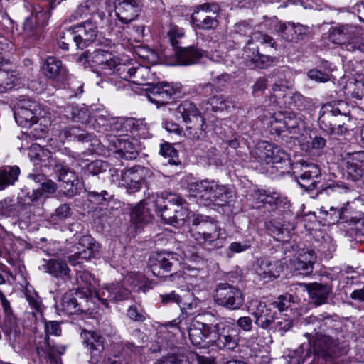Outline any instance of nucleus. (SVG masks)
Masks as SVG:
<instances>
[{
    "label": "nucleus",
    "mask_w": 364,
    "mask_h": 364,
    "mask_svg": "<svg viewBox=\"0 0 364 364\" xmlns=\"http://www.w3.org/2000/svg\"><path fill=\"white\" fill-rule=\"evenodd\" d=\"M80 294V291L75 293L69 291L65 293L63 296L60 304L57 305L58 310L67 315L75 314L82 311L81 306L77 301V298L75 297V295Z\"/></svg>",
    "instance_id": "obj_40"
},
{
    "label": "nucleus",
    "mask_w": 364,
    "mask_h": 364,
    "mask_svg": "<svg viewBox=\"0 0 364 364\" xmlns=\"http://www.w3.org/2000/svg\"><path fill=\"white\" fill-rule=\"evenodd\" d=\"M41 110L38 104L30 99L20 100L18 108L14 112L16 122L23 127H31L36 124Z\"/></svg>",
    "instance_id": "obj_15"
},
{
    "label": "nucleus",
    "mask_w": 364,
    "mask_h": 364,
    "mask_svg": "<svg viewBox=\"0 0 364 364\" xmlns=\"http://www.w3.org/2000/svg\"><path fill=\"white\" fill-rule=\"evenodd\" d=\"M71 215V209L68 204L63 203L58 206L51 215V220L55 223L65 220Z\"/></svg>",
    "instance_id": "obj_57"
},
{
    "label": "nucleus",
    "mask_w": 364,
    "mask_h": 364,
    "mask_svg": "<svg viewBox=\"0 0 364 364\" xmlns=\"http://www.w3.org/2000/svg\"><path fill=\"white\" fill-rule=\"evenodd\" d=\"M188 337L197 348L213 347L232 351L239 345L240 331L230 320L207 313L202 321H192L188 328Z\"/></svg>",
    "instance_id": "obj_1"
},
{
    "label": "nucleus",
    "mask_w": 364,
    "mask_h": 364,
    "mask_svg": "<svg viewBox=\"0 0 364 364\" xmlns=\"http://www.w3.org/2000/svg\"><path fill=\"white\" fill-rule=\"evenodd\" d=\"M83 343L90 351L94 363H97L105 349V338L95 331H83L81 333Z\"/></svg>",
    "instance_id": "obj_26"
},
{
    "label": "nucleus",
    "mask_w": 364,
    "mask_h": 364,
    "mask_svg": "<svg viewBox=\"0 0 364 364\" xmlns=\"http://www.w3.org/2000/svg\"><path fill=\"white\" fill-rule=\"evenodd\" d=\"M312 346L317 356L326 360L332 359L338 350V340L329 335L316 333L311 334Z\"/></svg>",
    "instance_id": "obj_19"
},
{
    "label": "nucleus",
    "mask_w": 364,
    "mask_h": 364,
    "mask_svg": "<svg viewBox=\"0 0 364 364\" xmlns=\"http://www.w3.org/2000/svg\"><path fill=\"white\" fill-rule=\"evenodd\" d=\"M24 8L28 13L23 23V31L28 37H38L48 25L50 14L38 4L27 3Z\"/></svg>",
    "instance_id": "obj_8"
},
{
    "label": "nucleus",
    "mask_w": 364,
    "mask_h": 364,
    "mask_svg": "<svg viewBox=\"0 0 364 364\" xmlns=\"http://www.w3.org/2000/svg\"><path fill=\"white\" fill-rule=\"evenodd\" d=\"M65 346H56L46 336L43 342L39 343L36 350L40 360L44 359L50 364H59L60 355L65 353Z\"/></svg>",
    "instance_id": "obj_25"
},
{
    "label": "nucleus",
    "mask_w": 364,
    "mask_h": 364,
    "mask_svg": "<svg viewBox=\"0 0 364 364\" xmlns=\"http://www.w3.org/2000/svg\"><path fill=\"white\" fill-rule=\"evenodd\" d=\"M178 87L168 82H161L152 88L148 98L152 102L157 105L169 103L171 98H174L178 93Z\"/></svg>",
    "instance_id": "obj_29"
},
{
    "label": "nucleus",
    "mask_w": 364,
    "mask_h": 364,
    "mask_svg": "<svg viewBox=\"0 0 364 364\" xmlns=\"http://www.w3.org/2000/svg\"><path fill=\"white\" fill-rule=\"evenodd\" d=\"M43 71L48 78L56 81L65 80L68 73L62 61L53 56L46 58L43 63Z\"/></svg>",
    "instance_id": "obj_33"
},
{
    "label": "nucleus",
    "mask_w": 364,
    "mask_h": 364,
    "mask_svg": "<svg viewBox=\"0 0 364 364\" xmlns=\"http://www.w3.org/2000/svg\"><path fill=\"white\" fill-rule=\"evenodd\" d=\"M293 303V296L291 294H286L280 295L277 300L272 303V305L277 308L279 312L287 311Z\"/></svg>",
    "instance_id": "obj_60"
},
{
    "label": "nucleus",
    "mask_w": 364,
    "mask_h": 364,
    "mask_svg": "<svg viewBox=\"0 0 364 364\" xmlns=\"http://www.w3.org/2000/svg\"><path fill=\"white\" fill-rule=\"evenodd\" d=\"M329 38L333 43L341 45L348 51L364 52V42L361 37V31L354 25L341 24L331 28Z\"/></svg>",
    "instance_id": "obj_6"
},
{
    "label": "nucleus",
    "mask_w": 364,
    "mask_h": 364,
    "mask_svg": "<svg viewBox=\"0 0 364 364\" xmlns=\"http://www.w3.org/2000/svg\"><path fill=\"white\" fill-rule=\"evenodd\" d=\"M167 37L171 45L176 50L181 43V40L184 37L183 29L176 25H171L167 31Z\"/></svg>",
    "instance_id": "obj_54"
},
{
    "label": "nucleus",
    "mask_w": 364,
    "mask_h": 364,
    "mask_svg": "<svg viewBox=\"0 0 364 364\" xmlns=\"http://www.w3.org/2000/svg\"><path fill=\"white\" fill-rule=\"evenodd\" d=\"M60 139H77L80 141H91L92 134L85 131L80 127L72 126L65 127L60 133Z\"/></svg>",
    "instance_id": "obj_48"
},
{
    "label": "nucleus",
    "mask_w": 364,
    "mask_h": 364,
    "mask_svg": "<svg viewBox=\"0 0 364 364\" xmlns=\"http://www.w3.org/2000/svg\"><path fill=\"white\" fill-rule=\"evenodd\" d=\"M208 103L210 105L212 110L215 112L223 111L227 107L225 100L222 95H215L210 97Z\"/></svg>",
    "instance_id": "obj_64"
},
{
    "label": "nucleus",
    "mask_w": 364,
    "mask_h": 364,
    "mask_svg": "<svg viewBox=\"0 0 364 364\" xmlns=\"http://www.w3.org/2000/svg\"><path fill=\"white\" fill-rule=\"evenodd\" d=\"M252 305L251 314L255 318V324L262 329L270 328L276 319L275 313L264 302L255 301Z\"/></svg>",
    "instance_id": "obj_28"
},
{
    "label": "nucleus",
    "mask_w": 364,
    "mask_h": 364,
    "mask_svg": "<svg viewBox=\"0 0 364 364\" xmlns=\"http://www.w3.org/2000/svg\"><path fill=\"white\" fill-rule=\"evenodd\" d=\"M190 222L191 237L198 244L217 249L223 246L225 232L215 220L203 215H193Z\"/></svg>",
    "instance_id": "obj_3"
},
{
    "label": "nucleus",
    "mask_w": 364,
    "mask_h": 364,
    "mask_svg": "<svg viewBox=\"0 0 364 364\" xmlns=\"http://www.w3.org/2000/svg\"><path fill=\"white\" fill-rule=\"evenodd\" d=\"M282 271V267L278 262L272 261L269 258H263L258 260L257 274L262 279H274L277 278Z\"/></svg>",
    "instance_id": "obj_38"
},
{
    "label": "nucleus",
    "mask_w": 364,
    "mask_h": 364,
    "mask_svg": "<svg viewBox=\"0 0 364 364\" xmlns=\"http://www.w3.org/2000/svg\"><path fill=\"white\" fill-rule=\"evenodd\" d=\"M140 11L139 0H114V11L122 23L128 24L136 19Z\"/></svg>",
    "instance_id": "obj_23"
},
{
    "label": "nucleus",
    "mask_w": 364,
    "mask_h": 364,
    "mask_svg": "<svg viewBox=\"0 0 364 364\" xmlns=\"http://www.w3.org/2000/svg\"><path fill=\"white\" fill-rule=\"evenodd\" d=\"M160 154L168 159V163L177 164L178 161V151L170 143L166 142L160 146Z\"/></svg>",
    "instance_id": "obj_56"
},
{
    "label": "nucleus",
    "mask_w": 364,
    "mask_h": 364,
    "mask_svg": "<svg viewBox=\"0 0 364 364\" xmlns=\"http://www.w3.org/2000/svg\"><path fill=\"white\" fill-rule=\"evenodd\" d=\"M127 316L132 321L143 322L146 319V315L142 309L139 306L133 305L127 309Z\"/></svg>",
    "instance_id": "obj_61"
},
{
    "label": "nucleus",
    "mask_w": 364,
    "mask_h": 364,
    "mask_svg": "<svg viewBox=\"0 0 364 364\" xmlns=\"http://www.w3.org/2000/svg\"><path fill=\"white\" fill-rule=\"evenodd\" d=\"M287 87L275 82L272 86L273 94L270 95L269 100L273 103L281 105V100H284V104H287L290 107H294L298 109H304L308 102V100L299 93H287Z\"/></svg>",
    "instance_id": "obj_16"
},
{
    "label": "nucleus",
    "mask_w": 364,
    "mask_h": 364,
    "mask_svg": "<svg viewBox=\"0 0 364 364\" xmlns=\"http://www.w3.org/2000/svg\"><path fill=\"white\" fill-rule=\"evenodd\" d=\"M109 117H107L103 114H97L91 116L90 123L87 125V127L92 128L97 130L98 132H105L102 127V124H106Z\"/></svg>",
    "instance_id": "obj_62"
},
{
    "label": "nucleus",
    "mask_w": 364,
    "mask_h": 364,
    "mask_svg": "<svg viewBox=\"0 0 364 364\" xmlns=\"http://www.w3.org/2000/svg\"><path fill=\"white\" fill-rule=\"evenodd\" d=\"M73 31H75L76 36L73 37V39L77 38L78 40L80 49L82 50L94 42L98 32L96 24L92 21H85L78 25L74 26ZM70 37V38H72V36Z\"/></svg>",
    "instance_id": "obj_27"
},
{
    "label": "nucleus",
    "mask_w": 364,
    "mask_h": 364,
    "mask_svg": "<svg viewBox=\"0 0 364 364\" xmlns=\"http://www.w3.org/2000/svg\"><path fill=\"white\" fill-rule=\"evenodd\" d=\"M36 159L39 160L45 166H51L55 168V164H60L52 152L48 149L40 147L36 154Z\"/></svg>",
    "instance_id": "obj_55"
},
{
    "label": "nucleus",
    "mask_w": 364,
    "mask_h": 364,
    "mask_svg": "<svg viewBox=\"0 0 364 364\" xmlns=\"http://www.w3.org/2000/svg\"><path fill=\"white\" fill-rule=\"evenodd\" d=\"M15 66L0 57V93L11 90L17 79Z\"/></svg>",
    "instance_id": "obj_30"
},
{
    "label": "nucleus",
    "mask_w": 364,
    "mask_h": 364,
    "mask_svg": "<svg viewBox=\"0 0 364 364\" xmlns=\"http://www.w3.org/2000/svg\"><path fill=\"white\" fill-rule=\"evenodd\" d=\"M130 295V291L119 283L103 286L96 292V297L105 307L109 306L110 301L117 302L127 300Z\"/></svg>",
    "instance_id": "obj_21"
},
{
    "label": "nucleus",
    "mask_w": 364,
    "mask_h": 364,
    "mask_svg": "<svg viewBox=\"0 0 364 364\" xmlns=\"http://www.w3.org/2000/svg\"><path fill=\"white\" fill-rule=\"evenodd\" d=\"M79 251L74 252L68 257L70 262L73 264L82 263L84 260H90L92 258L98 257L99 252L96 249H86L77 247Z\"/></svg>",
    "instance_id": "obj_52"
},
{
    "label": "nucleus",
    "mask_w": 364,
    "mask_h": 364,
    "mask_svg": "<svg viewBox=\"0 0 364 364\" xmlns=\"http://www.w3.org/2000/svg\"><path fill=\"white\" fill-rule=\"evenodd\" d=\"M176 112L181 114L183 121L188 124L184 132L186 137L192 140H199L205 137V132L203 128L205 119L199 114L193 103L184 101L177 107Z\"/></svg>",
    "instance_id": "obj_7"
},
{
    "label": "nucleus",
    "mask_w": 364,
    "mask_h": 364,
    "mask_svg": "<svg viewBox=\"0 0 364 364\" xmlns=\"http://www.w3.org/2000/svg\"><path fill=\"white\" fill-rule=\"evenodd\" d=\"M213 299L218 306L230 310L239 309L244 303L241 290L228 283H220L217 285Z\"/></svg>",
    "instance_id": "obj_9"
},
{
    "label": "nucleus",
    "mask_w": 364,
    "mask_h": 364,
    "mask_svg": "<svg viewBox=\"0 0 364 364\" xmlns=\"http://www.w3.org/2000/svg\"><path fill=\"white\" fill-rule=\"evenodd\" d=\"M269 233L278 241H287L290 237V232L284 225L275 221H269L266 224Z\"/></svg>",
    "instance_id": "obj_51"
},
{
    "label": "nucleus",
    "mask_w": 364,
    "mask_h": 364,
    "mask_svg": "<svg viewBox=\"0 0 364 364\" xmlns=\"http://www.w3.org/2000/svg\"><path fill=\"white\" fill-rule=\"evenodd\" d=\"M188 188L198 198L199 203L205 206L212 204L222 206L232 202L235 198L234 192L230 188L218 184L215 181L203 180L191 183Z\"/></svg>",
    "instance_id": "obj_4"
},
{
    "label": "nucleus",
    "mask_w": 364,
    "mask_h": 364,
    "mask_svg": "<svg viewBox=\"0 0 364 364\" xmlns=\"http://www.w3.org/2000/svg\"><path fill=\"white\" fill-rule=\"evenodd\" d=\"M141 68H136L131 64H116L112 80L120 78L125 81L136 82V75Z\"/></svg>",
    "instance_id": "obj_47"
},
{
    "label": "nucleus",
    "mask_w": 364,
    "mask_h": 364,
    "mask_svg": "<svg viewBox=\"0 0 364 364\" xmlns=\"http://www.w3.org/2000/svg\"><path fill=\"white\" fill-rule=\"evenodd\" d=\"M66 112L70 113L71 118L75 122H79L85 124L86 127L90 123L91 116L90 115L87 108L85 106L68 105Z\"/></svg>",
    "instance_id": "obj_49"
},
{
    "label": "nucleus",
    "mask_w": 364,
    "mask_h": 364,
    "mask_svg": "<svg viewBox=\"0 0 364 364\" xmlns=\"http://www.w3.org/2000/svg\"><path fill=\"white\" fill-rule=\"evenodd\" d=\"M287 316V314H285ZM277 319L276 324V329L280 332L281 335L283 336L284 333L288 331L293 326V321L290 318L281 317L276 318Z\"/></svg>",
    "instance_id": "obj_63"
},
{
    "label": "nucleus",
    "mask_w": 364,
    "mask_h": 364,
    "mask_svg": "<svg viewBox=\"0 0 364 364\" xmlns=\"http://www.w3.org/2000/svg\"><path fill=\"white\" fill-rule=\"evenodd\" d=\"M39 269L58 279H66L69 278L70 269L67 263L61 259H43Z\"/></svg>",
    "instance_id": "obj_34"
},
{
    "label": "nucleus",
    "mask_w": 364,
    "mask_h": 364,
    "mask_svg": "<svg viewBox=\"0 0 364 364\" xmlns=\"http://www.w3.org/2000/svg\"><path fill=\"white\" fill-rule=\"evenodd\" d=\"M316 260V256L313 251L304 252L299 255L294 262L295 270L299 274L309 275L313 272V266Z\"/></svg>",
    "instance_id": "obj_41"
},
{
    "label": "nucleus",
    "mask_w": 364,
    "mask_h": 364,
    "mask_svg": "<svg viewBox=\"0 0 364 364\" xmlns=\"http://www.w3.org/2000/svg\"><path fill=\"white\" fill-rule=\"evenodd\" d=\"M180 262L177 255L173 252H152L149 259V267L153 274L156 277H164L165 272L177 269Z\"/></svg>",
    "instance_id": "obj_14"
},
{
    "label": "nucleus",
    "mask_w": 364,
    "mask_h": 364,
    "mask_svg": "<svg viewBox=\"0 0 364 364\" xmlns=\"http://www.w3.org/2000/svg\"><path fill=\"white\" fill-rule=\"evenodd\" d=\"M199 300L196 299L192 292H186L179 295L178 306L181 311L192 310L198 306Z\"/></svg>",
    "instance_id": "obj_53"
},
{
    "label": "nucleus",
    "mask_w": 364,
    "mask_h": 364,
    "mask_svg": "<svg viewBox=\"0 0 364 364\" xmlns=\"http://www.w3.org/2000/svg\"><path fill=\"white\" fill-rule=\"evenodd\" d=\"M307 290L311 302L316 306L326 303L332 292V288L330 285L316 282L309 284Z\"/></svg>",
    "instance_id": "obj_37"
},
{
    "label": "nucleus",
    "mask_w": 364,
    "mask_h": 364,
    "mask_svg": "<svg viewBox=\"0 0 364 364\" xmlns=\"http://www.w3.org/2000/svg\"><path fill=\"white\" fill-rule=\"evenodd\" d=\"M249 196L252 200V205L256 208H260L264 203L277 205L280 200L278 194L274 193L272 195H269L266 191L256 188L250 191Z\"/></svg>",
    "instance_id": "obj_42"
},
{
    "label": "nucleus",
    "mask_w": 364,
    "mask_h": 364,
    "mask_svg": "<svg viewBox=\"0 0 364 364\" xmlns=\"http://www.w3.org/2000/svg\"><path fill=\"white\" fill-rule=\"evenodd\" d=\"M271 127L279 134L285 131L289 133H299L304 127L301 117L294 112L275 113L271 119Z\"/></svg>",
    "instance_id": "obj_12"
},
{
    "label": "nucleus",
    "mask_w": 364,
    "mask_h": 364,
    "mask_svg": "<svg viewBox=\"0 0 364 364\" xmlns=\"http://www.w3.org/2000/svg\"><path fill=\"white\" fill-rule=\"evenodd\" d=\"M274 28L282 38L289 42H296L304 39L310 29L307 26L293 22H278Z\"/></svg>",
    "instance_id": "obj_22"
},
{
    "label": "nucleus",
    "mask_w": 364,
    "mask_h": 364,
    "mask_svg": "<svg viewBox=\"0 0 364 364\" xmlns=\"http://www.w3.org/2000/svg\"><path fill=\"white\" fill-rule=\"evenodd\" d=\"M27 177L31 182L38 185L36 189L41 193V198L44 196L48 197L49 195L54 194L58 190V185L55 182L38 171L29 173Z\"/></svg>",
    "instance_id": "obj_35"
},
{
    "label": "nucleus",
    "mask_w": 364,
    "mask_h": 364,
    "mask_svg": "<svg viewBox=\"0 0 364 364\" xmlns=\"http://www.w3.org/2000/svg\"><path fill=\"white\" fill-rule=\"evenodd\" d=\"M220 6L216 3H205L196 6L191 15L193 25L198 29L212 30L218 26Z\"/></svg>",
    "instance_id": "obj_10"
},
{
    "label": "nucleus",
    "mask_w": 364,
    "mask_h": 364,
    "mask_svg": "<svg viewBox=\"0 0 364 364\" xmlns=\"http://www.w3.org/2000/svg\"><path fill=\"white\" fill-rule=\"evenodd\" d=\"M307 342L302 343L299 348L292 352L291 358L296 364L311 363L316 354L313 349L311 333H305Z\"/></svg>",
    "instance_id": "obj_32"
},
{
    "label": "nucleus",
    "mask_w": 364,
    "mask_h": 364,
    "mask_svg": "<svg viewBox=\"0 0 364 364\" xmlns=\"http://www.w3.org/2000/svg\"><path fill=\"white\" fill-rule=\"evenodd\" d=\"M294 173H296V180L301 188L306 191L317 188L319 183L318 179L321 176V170L317 165L303 162L301 164L300 171Z\"/></svg>",
    "instance_id": "obj_20"
},
{
    "label": "nucleus",
    "mask_w": 364,
    "mask_h": 364,
    "mask_svg": "<svg viewBox=\"0 0 364 364\" xmlns=\"http://www.w3.org/2000/svg\"><path fill=\"white\" fill-rule=\"evenodd\" d=\"M257 43L261 45H268L270 47H274L275 44L274 40L268 35L263 34L261 32H254L250 34V39L247 41V44Z\"/></svg>",
    "instance_id": "obj_58"
},
{
    "label": "nucleus",
    "mask_w": 364,
    "mask_h": 364,
    "mask_svg": "<svg viewBox=\"0 0 364 364\" xmlns=\"http://www.w3.org/2000/svg\"><path fill=\"white\" fill-rule=\"evenodd\" d=\"M102 126L105 132L118 134L123 132L124 129L127 130L129 127L131 132L136 136L146 138L149 134L146 124L134 119L109 118L107 122L102 124Z\"/></svg>",
    "instance_id": "obj_13"
},
{
    "label": "nucleus",
    "mask_w": 364,
    "mask_h": 364,
    "mask_svg": "<svg viewBox=\"0 0 364 364\" xmlns=\"http://www.w3.org/2000/svg\"><path fill=\"white\" fill-rule=\"evenodd\" d=\"M146 203L153 205L158 216L172 225L183 224L189 215L186 203L176 194L166 192L161 194L152 193L148 195Z\"/></svg>",
    "instance_id": "obj_2"
},
{
    "label": "nucleus",
    "mask_w": 364,
    "mask_h": 364,
    "mask_svg": "<svg viewBox=\"0 0 364 364\" xmlns=\"http://www.w3.org/2000/svg\"><path fill=\"white\" fill-rule=\"evenodd\" d=\"M306 326H312L313 331L316 333H321L326 330L328 323H332L329 316L321 314L318 316H311L305 319Z\"/></svg>",
    "instance_id": "obj_50"
},
{
    "label": "nucleus",
    "mask_w": 364,
    "mask_h": 364,
    "mask_svg": "<svg viewBox=\"0 0 364 364\" xmlns=\"http://www.w3.org/2000/svg\"><path fill=\"white\" fill-rule=\"evenodd\" d=\"M41 198V193L36 188L31 191L22 190L17 197V202L19 204V208L24 213L28 207L38 205Z\"/></svg>",
    "instance_id": "obj_44"
},
{
    "label": "nucleus",
    "mask_w": 364,
    "mask_h": 364,
    "mask_svg": "<svg viewBox=\"0 0 364 364\" xmlns=\"http://www.w3.org/2000/svg\"><path fill=\"white\" fill-rule=\"evenodd\" d=\"M265 153H260V158H265V164L270 165L281 173H285L289 168L291 163L289 155L277 146L265 144Z\"/></svg>",
    "instance_id": "obj_18"
},
{
    "label": "nucleus",
    "mask_w": 364,
    "mask_h": 364,
    "mask_svg": "<svg viewBox=\"0 0 364 364\" xmlns=\"http://www.w3.org/2000/svg\"><path fill=\"white\" fill-rule=\"evenodd\" d=\"M175 55L178 63L181 65L195 64L203 56L201 50L193 46L180 47L175 50Z\"/></svg>",
    "instance_id": "obj_39"
},
{
    "label": "nucleus",
    "mask_w": 364,
    "mask_h": 364,
    "mask_svg": "<svg viewBox=\"0 0 364 364\" xmlns=\"http://www.w3.org/2000/svg\"><path fill=\"white\" fill-rule=\"evenodd\" d=\"M20 168L17 166H6L0 169V190L12 186L18 180Z\"/></svg>",
    "instance_id": "obj_46"
},
{
    "label": "nucleus",
    "mask_w": 364,
    "mask_h": 364,
    "mask_svg": "<svg viewBox=\"0 0 364 364\" xmlns=\"http://www.w3.org/2000/svg\"><path fill=\"white\" fill-rule=\"evenodd\" d=\"M93 61L96 64L100 75H113L117 60L111 53L105 50H98L94 54Z\"/></svg>",
    "instance_id": "obj_31"
},
{
    "label": "nucleus",
    "mask_w": 364,
    "mask_h": 364,
    "mask_svg": "<svg viewBox=\"0 0 364 364\" xmlns=\"http://www.w3.org/2000/svg\"><path fill=\"white\" fill-rule=\"evenodd\" d=\"M107 164L102 161H93L86 166L84 178L88 189H93L95 185L101 182L99 174L106 171Z\"/></svg>",
    "instance_id": "obj_36"
},
{
    "label": "nucleus",
    "mask_w": 364,
    "mask_h": 364,
    "mask_svg": "<svg viewBox=\"0 0 364 364\" xmlns=\"http://www.w3.org/2000/svg\"><path fill=\"white\" fill-rule=\"evenodd\" d=\"M53 171L65 189L64 193L69 197L74 196L77 193L78 183V177L76 173L62 164H55Z\"/></svg>",
    "instance_id": "obj_24"
},
{
    "label": "nucleus",
    "mask_w": 364,
    "mask_h": 364,
    "mask_svg": "<svg viewBox=\"0 0 364 364\" xmlns=\"http://www.w3.org/2000/svg\"><path fill=\"white\" fill-rule=\"evenodd\" d=\"M154 364H191V362L184 355L171 354L162 357Z\"/></svg>",
    "instance_id": "obj_59"
},
{
    "label": "nucleus",
    "mask_w": 364,
    "mask_h": 364,
    "mask_svg": "<svg viewBox=\"0 0 364 364\" xmlns=\"http://www.w3.org/2000/svg\"><path fill=\"white\" fill-rule=\"evenodd\" d=\"M109 141L110 146L115 149L114 151L115 157L133 160L139 156V144L136 139L110 135Z\"/></svg>",
    "instance_id": "obj_17"
},
{
    "label": "nucleus",
    "mask_w": 364,
    "mask_h": 364,
    "mask_svg": "<svg viewBox=\"0 0 364 364\" xmlns=\"http://www.w3.org/2000/svg\"><path fill=\"white\" fill-rule=\"evenodd\" d=\"M349 114L347 104L343 101L325 105L320 111L319 127L329 135H342L348 131L346 122L350 120Z\"/></svg>",
    "instance_id": "obj_5"
},
{
    "label": "nucleus",
    "mask_w": 364,
    "mask_h": 364,
    "mask_svg": "<svg viewBox=\"0 0 364 364\" xmlns=\"http://www.w3.org/2000/svg\"><path fill=\"white\" fill-rule=\"evenodd\" d=\"M0 217L23 218L25 217V213H22L19 208V204L14 198L6 197L0 200Z\"/></svg>",
    "instance_id": "obj_43"
},
{
    "label": "nucleus",
    "mask_w": 364,
    "mask_h": 364,
    "mask_svg": "<svg viewBox=\"0 0 364 364\" xmlns=\"http://www.w3.org/2000/svg\"><path fill=\"white\" fill-rule=\"evenodd\" d=\"M147 198L140 201L131 211L130 217L132 222L135 223H148L151 218V214L149 209L154 208L153 205H148L146 203Z\"/></svg>",
    "instance_id": "obj_45"
},
{
    "label": "nucleus",
    "mask_w": 364,
    "mask_h": 364,
    "mask_svg": "<svg viewBox=\"0 0 364 364\" xmlns=\"http://www.w3.org/2000/svg\"><path fill=\"white\" fill-rule=\"evenodd\" d=\"M151 173L149 168L139 165L127 168L121 171L119 184L127 193H134L140 191L145 178Z\"/></svg>",
    "instance_id": "obj_11"
}]
</instances>
